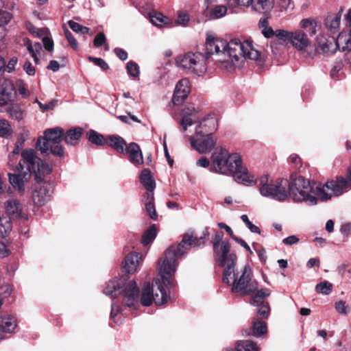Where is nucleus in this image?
I'll return each mask as SVG.
<instances>
[{"label":"nucleus","mask_w":351,"mask_h":351,"mask_svg":"<svg viewBox=\"0 0 351 351\" xmlns=\"http://www.w3.org/2000/svg\"><path fill=\"white\" fill-rule=\"evenodd\" d=\"M208 234V228L204 230L202 235L199 237L195 236L193 232H186L178 245H171L165 251L164 256L159 259L158 267L160 278H155L153 281L154 287H157L153 292V299L156 305H162L167 300V293L165 287L173 286V276L178 267L177 259L184 254L189 246H204V239Z\"/></svg>","instance_id":"nucleus-1"},{"label":"nucleus","mask_w":351,"mask_h":351,"mask_svg":"<svg viewBox=\"0 0 351 351\" xmlns=\"http://www.w3.org/2000/svg\"><path fill=\"white\" fill-rule=\"evenodd\" d=\"M21 159L16 166L14 171L16 173H8L10 184L19 193L25 192V183L32 178V174L35 176L37 182H41L46 174L51 172V167L44 162L36 156V152L32 149H24L21 153Z\"/></svg>","instance_id":"nucleus-2"},{"label":"nucleus","mask_w":351,"mask_h":351,"mask_svg":"<svg viewBox=\"0 0 351 351\" xmlns=\"http://www.w3.org/2000/svg\"><path fill=\"white\" fill-rule=\"evenodd\" d=\"M203 55L206 57V60L211 55L218 56L228 55L232 64H236L242 58L258 60L260 53L254 48L252 41L241 42L239 39H232L229 43H226V40L215 38L213 35H207L206 51Z\"/></svg>","instance_id":"nucleus-3"},{"label":"nucleus","mask_w":351,"mask_h":351,"mask_svg":"<svg viewBox=\"0 0 351 351\" xmlns=\"http://www.w3.org/2000/svg\"><path fill=\"white\" fill-rule=\"evenodd\" d=\"M210 171L223 175H232L238 183L252 185L256 180L250 176L246 168L242 166L241 156L237 153L230 154L226 149L216 147L211 156Z\"/></svg>","instance_id":"nucleus-4"},{"label":"nucleus","mask_w":351,"mask_h":351,"mask_svg":"<svg viewBox=\"0 0 351 351\" xmlns=\"http://www.w3.org/2000/svg\"><path fill=\"white\" fill-rule=\"evenodd\" d=\"M289 193L292 199L295 202H304L313 206L317 201H327L331 199V195L326 193L324 186L320 182H313L305 179L302 176H297L291 178V182H288Z\"/></svg>","instance_id":"nucleus-5"},{"label":"nucleus","mask_w":351,"mask_h":351,"mask_svg":"<svg viewBox=\"0 0 351 351\" xmlns=\"http://www.w3.org/2000/svg\"><path fill=\"white\" fill-rule=\"evenodd\" d=\"M103 292L105 295L114 298L123 294V304L130 308H134L138 304L139 289L136 282L134 280L128 281L125 277L110 280Z\"/></svg>","instance_id":"nucleus-6"},{"label":"nucleus","mask_w":351,"mask_h":351,"mask_svg":"<svg viewBox=\"0 0 351 351\" xmlns=\"http://www.w3.org/2000/svg\"><path fill=\"white\" fill-rule=\"evenodd\" d=\"M223 233L216 232L212 237L211 243L217 261L221 267H224V280L228 282L230 274L236 266L237 256L234 252H230L231 245L229 241H223Z\"/></svg>","instance_id":"nucleus-7"},{"label":"nucleus","mask_w":351,"mask_h":351,"mask_svg":"<svg viewBox=\"0 0 351 351\" xmlns=\"http://www.w3.org/2000/svg\"><path fill=\"white\" fill-rule=\"evenodd\" d=\"M229 281L224 280L223 276V282L231 285V291L232 293H238L242 296L250 295L254 293L258 288V282L252 278V272L251 267L248 265H245L243 268L239 271L233 272L230 274Z\"/></svg>","instance_id":"nucleus-8"},{"label":"nucleus","mask_w":351,"mask_h":351,"mask_svg":"<svg viewBox=\"0 0 351 351\" xmlns=\"http://www.w3.org/2000/svg\"><path fill=\"white\" fill-rule=\"evenodd\" d=\"M337 49L342 51L351 50V40L343 32L340 33L337 38L324 34H319L316 37L315 50L318 53L328 56Z\"/></svg>","instance_id":"nucleus-9"},{"label":"nucleus","mask_w":351,"mask_h":351,"mask_svg":"<svg viewBox=\"0 0 351 351\" xmlns=\"http://www.w3.org/2000/svg\"><path fill=\"white\" fill-rule=\"evenodd\" d=\"M63 136L64 130L59 127L47 129L43 136L38 138L36 147L41 153L50 152L52 154L61 157L64 154L62 145Z\"/></svg>","instance_id":"nucleus-10"},{"label":"nucleus","mask_w":351,"mask_h":351,"mask_svg":"<svg viewBox=\"0 0 351 351\" xmlns=\"http://www.w3.org/2000/svg\"><path fill=\"white\" fill-rule=\"evenodd\" d=\"M287 186V179L278 178L273 181L267 175H263L258 182V189L262 196L279 202H284L288 198Z\"/></svg>","instance_id":"nucleus-11"},{"label":"nucleus","mask_w":351,"mask_h":351,"mask_svg":"<svg viewBox=\"0 0 351 351\" xmlns=\"http://www.w3.org/2000/svg\"><path fill=\"white\" fill-rule=\"evenodd\" d=\"M176 65L186 73L201 75L207 69L206 57L203 53L188 52L176 58Z\"/></svg>","instance_id":"nucleus-12"},{"label":"nucleus","mask_w":351,"mask_h":351,"mask_svg":"<svg viewBox=\"0 0 351 351\" xmlns=\"http://www.w3.org/2000/svg\"><path fill=\"white\" fill-rule=\"evenodd\" d=\"M326 192L332 195L339 196L351 189V167L348 169V179L338 177L336 180L328 181L323 184Z\"/></svg>","instance_id":"nucleus-13"},{"label":"nucleus","mask_w":351,"mask_h":351,"mask_svg":"<svg viewBox=\"0 0 351 351\" xmlns=\"http://www.w3.org/2000/svg\"><path fill=\"white\" fill-rule=\"evenodd\" d=\"M230 8L237 5L249 7L260 13H266L273 8V0H225Z\"/></svg>","instance_id":"nucleus-14"},{"label":"nucleus","mask_w":351,"mask_h":351,"mask_svg":"<svg viewBox=\"0 0 351 351\" xmlns=\"http://www.w3.org/2000/svg\"><path fill=\"white\" fill-rule=\"evenodd\" d=\"M38 185L32 193V199L36 206H43L51 198L53 187L48 182H37Z\"/></svg>","instance_id":"nucleus-15"},{"label":"nucleus","mask_w":351,"mask_h":351,"mask_svg":"<svg viewBox=\"0 0 351 351\" xmlns=\"http://www.w3.org/2000/svg\"><path fill=\"white\" fill-rule=\"evenodd\" d=\"M191 146L198 152L205 154L209 152L215 145L216 140L212 136H189Z\"/></svg>","instance_id":"nucleus-16"},{"label":"nucleus","mask_w":351,"mask_h":351,"mask_svg":"<svg viewBox=\"0 0 351 351\" xmlns=\"http://www.w3.org/2000/svg\"><path fill=\"white\" fill-rule=\"evenodd\" d=\"M218 127L217 119L215 117L208 116L204 118L195 128V134L197 136H212Z\"/></svg>","instance_id":"nucleus-17"},{"label":"nucleus","mask_w":351,"mask_h":351,"mask_svg":"<svg viewBox=\"0 0 351 351\" xmlns=\"http://www.w3.org/2000/svg\"><path fill=\"white\" fill-rule=\"evenodd\" d=\"M191 90L190 82L188 79L183 78L178 82L174 90L172 101L175 105H180L188 97Z\"/></svg>","instance_id":"nucleus-18"},{"label":"nucleus","mask_w":351,"mask_h":351,"mask_svg":"<svg viewBox=\"0 0 351 351\" xmlns=\"http://www.w3.org/2000/svg\"><path fill=\"white\" fill-rule=\"evenodd\" d=\"M15 94V88L12 81L3 80L0 86V108L12 101Z\"/></svg>","instance_id":"nucleus-19"},{"label":"nucleus","mask_w":351,"mask_h":351,"mask_svg":"<svg viewBox=\"0 0 351 351\" xmlns=\"http://www.w3.org/2000/svg\"><path fill=\"white\" fill-rule=\"evenodd\" d=\"M199 119L198 112L193 107L185 108L182 110V118L180 121L181 130L186 132L188 127L191 126Z\"/></svg>","instance_id":"nucleus-20"},{"label":"nucleus","mask_w":351,"mask_h":351,"mask_svg":"<svg viewBox=\"0 0 351 351\" xmlns=\"http://www.w3.org/2000/svg\"><path fill=\"white\" fill-rule=\"evenodd\" d=\"M5 212L9 216L8 219L24 218L27 219L25 215L22 213V206L16 199H10L5 203Z\"/></svg>","instance_id":"nucleus-21"},{"label":"nucleus","mask_w":351,"mask_h":351,"mask_svg":"<svg viewBox=\"0 0 351 351\" xmlns=\"http://www.w3.org/2000/svg\"><path fill=\"white\" fill-rule=\"evenodd\" d=\"M289 40L295 48L300 51L305 50L310 45L306 34L301 30L291 32Z\"/></svg>","instance_id":"nucleus-22"},{"label":"nucleus","mask_w":351,"mask_h":351,"mask_svg":"<svg viewBox=\"0 0 351 351\" xmlns=\"http://www.w3.org/2000/svg\"><path fill=\"white\" fill-rule=\"evenodd\" d=\"M142 256L137 253L133 252L128 254L123 263V267L128 274H134L136 271Z\"/></svg>","instance_id":"nucleus-23"},{"label":"nucleus","mask_w":351,"mask_h":351,"mask_svg":"<svg viewBox=\"0 0 351 351\" xmlns=\"http://www.w3.org/2000/svg\"><path fill=\"white\" fill-rule=\"evenodd\" d=\"M125 154H128L130 161L134 165H139L143 162V157L138 145L131 143L126 146Z\"/></svg>","instance_id":"nucleus-24"},{"label":"nucleus","mask_w":351,"mask_h":351,"mask_svg":"<svg viewBox=\"0 0 351 351\" xmlns=\"http://www.w3.org/2000/svg\"><path fill=\"white\" fill-rule=\"evenodd\" d=\"M16 327L14 317L5 315L0 317V341L5 338L6 333H12Z\"/></svg>","instance_id":"nucleus-25"},{"label":"nucleus","mask_w":351,"mask_h":351,"mask_svg":"<svg viewBox=\"0 0 351 351\" xmlns=\"http://www.w3.org/2000/svg\"><path fill=\"white\" fill-rule=\"evenodd\" d=\"M107 143L120 154H125V147L128 146L125 140L118 135L109 136Z\"/></svg>","instance_id":"nucleus-26"},{"label":"nucleus","mask_w":351,"mask_h":351,"mask_svg":"<svg viewBox=\"0 0 351 351\" xmlns=\"http://www.w3.org/2000/svg\"><path fill=\"white\" fill-rule=\"evenodd\" d=\"M154 291V285L151 286L149 282H145L143 289L141 298V303L145 306L152 304L154 301L153 292Z\"/></svg>","instance_id":"nucleus-27"},{"label":"nucleus","mask_w":351,"mask_h":351,"mask_svg":"<svg viewBox=\"0 0 351 351\" xmlns=\"http://www.w3.org/2000/svg\"><path fill=\"white\" fill-rule=\"evenodd\" d=\"M140 180L147 191H153L155 189V182L149 169H144L140 174Z\"/></svg>","instance_id":"nucleus-28"},{"label":"nucleus","mask_w":351,"mask_h":351,"mask_svg":"<svg viewBox=\"0 0 351 351\" xmlns=\"http://www.w3.org/2000/svg\"><path fill=\"white\" fill-rule=\"evenodd\" d=\"M82 130L80 128L68 130L64 135V141L69 145H75L78 143L82 136Z\"/></svg>","instance_id":"nucleus-29"},{"label":"nucleus","mask_w":351,"mask_h":351,"mask_svg":"<svg viewBox=\"0 0 351 351\" xmlns=\"http://www.w3.org/2000/svg\"><path fill=\"white\" fill-rule=\"evenodd\" d=\"M341 15L337 14L335 16H330L326 19V27L332 34H336L340 29Z\"/></svg>","instance_id":"nucleus-30"},{"label":"nucleus","mask_w":351,"mask_h":351,"mask_svg":"<svg viewBox=\"0 0 351 351\" xmlns=\"http://www.w3.org/2000/svg\"><path fill=\"white\" fill-rule=\"evenodd\" d=\"M266 323L261 320H254L253 322L252 332L245 331V335H254L255 337H260L261 335L267 332Z\"/></svg>","instance_id":"nucleus-31"},{"label":"nucleus","mask_w":351,"mask_h":351,"mask_svg":"<svg viewBox=\"0 0 351 351\" xmlns=\"http://www.w3.org/2000/svg\"><path fill=\"white\" fill-rule=\"evenodd\" d=\"M253 294L251 303L254 305L259 306L264 302L265 298L270 295V291L268 289H256Z\"/></svg>","instance_id":"nucleus-32"},{"label":"nucleus","mask_w":351,"mask_h":351,"mask_svg":"<svg viewBox=\"0 0 351 351\" xmlns=\"http://www.w3.org/2000/svg\"><path fill=\"white\" fill-rule=\"evenodd\" d=\"M150 22L155 26L162 27L170 23V19L160 12H152L149 15Z\"/></svg>","instance_id":"nucleus-33"},{"label":"nucleus","mask_w":351,"mask_h":351,"mask_svg":"<svg viewBox=\"0 0 351 351\" xmlns=\"http://www.w3.org/2000/svg\"><path fill=\"white\" fill-rule=\"evenodd\" d=\"M237 351H259V348L256 343L250 341H239L237 343Z\"/></svg>","instance_id":"nucleus-34"},{"label":"nucleus","mask_w":351,"mask_h":351,"mask_svg":"<svg viewBox=\"0 0 351 351\" xmlns=\"http://www.w3.org/2000/svg\"><path fill=\"white\" fill-rule=\"evenodd\" d=\"M156 237V228L155 225L150 226L143 234L141 242L144 245L153 241Z\"/></svg>","instance_id":"nucleus-35"},{"label":"nucleus","mask_w":351,"mask_h":351,"mask_svg":"<svg viewBox=\"0 0 351 351\" xmlns=\"http://www.w3.org/2000/svg\"><path fill=\"white\" fill-rule=\"evenodd\" d=\"M112 309L110 313L111 318L113 319L114 323L119 324L122 322V318L123 317V310L120 308L119 306H117L115 303H112ZM126 313H124L125 315Z\"/></svg>","instance_id":"nucleus-36"},{"label":"nucleus","mask_w":351,"mask_h":351,"mask_svg":"<svg viewBox=\"0 0 351 351\" xmlns=\"http://www.w3.org/2000/svg\"><path fill=\"white\" fill-rule=\"evenodd\" d=\"M10 116L16 120H22L25 117V112L18 105H12L9 109Z\"/></svg>","instance_id":"nucleus-37"},{"label":"nucleus","mask_w":351,"mask_h":351,"mask_svg":"<svg viewBox=\"0 0 351 351\" xmlns=\"http://www.w3.org/2000/svg\"><path fill=\"white\" fill-rule=\"evenodd\" d=\"M87 136L90 142L97 145H101L104 143V136L95 130H90L87 133Z\"/></svg>","instance_id":"nucleus-38"},{"label":"nucleus","mask_w":351,"mask_h":351,"mask_svg":"<svg viewBox=\"0 0 351 351\" xmlns=\"http://www.w3.org/2000/svg\"><path fill=\"white\" fill-rule=\"evenodd\" d=\"M332 289V283L328 281L324 280L317 284L315 287V290L317 293L328 295L331 293Z\"/></svg>","instance_id":"nucleus-39"},{"label":"nucleus","mask_w":351,"mask_h":351,"mask_svg":"<svg viewBox=\"0 0 351 351\" xmlns=\"http://www.w3.org/2000/svg\"><path fill=\"white\" fill-rule=\"evenodd\" d=\"M12 132V127L5 119H0V136L8 137Z\"/></svg>","instance_id":"nucleus-40"},{"label":"nucleus","mask_w":351,"mask_h":351,"mask_svg":"<svg viewBox=\"0 0 351 351\" xmlns=\"http://www.w3.org/2000/svg\"><path fill=\"white\" fill-rule=\"evenodd\" d=\"M227 8L225 5H218L215 6L210 11V14L215 19H219L226 15Z\"/></svg>","instance_id":"nucleus-41"},{"label":"nucleus","mask_w":351,"mask_h":351,"mask_svg":"<svg viewBox=\"0 0 351 351\" xmlns=\"http://www.w3.org/2000/svg\"><path fill=\"white\" fill-rule=\"evenodd\" d=\"M126 69H127L128 73L134 77H138L140 74V70H139L138 65L133 61H129L127 63Z\"/></svg>","instance_id":"nucleus-42"},{"label":"nucleus","mask_w":351,"mask_h":351,"mask_svg":"<svg viewBox=\"0 0 351 351\" xmlns=\"http://www.w3.org/2000/svg\"><path fill=\"white\" fill-rule=\"evenodd\" d=\"M68 24L70 27V28L73 31V32H75L77 33H80L82 34H88V32H89V28L85 27V26H83L80 24H79L78 23H76L73 21H69L68 22Z\"/></svg>","instance_id":"nucleus-43"},{"label":"nucleus","mask_w":351,"mask_h":351,"mask_svg":"<svg viewBox=\"0 0 351 351\" xmlns=\"http://www.w3.org/2000/svg\"><path fill=\"white\" fill-rule=\"evenodd\" d=\"M16 89L23 98L26 99L29 96V91L26 88L25 84L23 80L16 81Z\"/></svg>","instance_id":"nucleus-44"},{"label":"nucleus","mask_w":351,"mask_h":351,"mask_svg":"<svg viewBox=\"0 0 351 351\" xmlns=\"http://www.w3.org/2000/svg\"><path fill=\"white\" fill-rule=\"evenodd\" d=\"M335 308L339 313L342 315H347L350 312L349 306L346 305V302L343 300L335 302Z\"/></svg>","instance_id":"nucleus-45"},{"label":"nucleus","mask_w":351,"mask_h":351,"mask_svg":"<svg viewBox=\"0 0 351 351\" xmlns=\"http://www.w3.org/2000/svg\"><path fill=\"white\" fill-rule=\"evenodd\" d=\"M189 21V16L185 11H180L178 13V18L176 19V23L178 25H185Z\"/></svg>","instance_id":"nucleus-46"},{"label":"nucleus","mask_w":351,"mask_h":351,"mask_svg":"<svg viewBox=\"0 0 351 351\" xmlns=\"http://www.w3.org/2000/svg\"><path fill=\"white\" fill-rule=\"evenodd\" d=\"M88 60L95 65L101 67L104 71H106L108 69V64L102 58L90 56Z\"/></svg>","instance_id":"nucleus-47"},{"label":"nucleus","mask_w":351,"mask_h":351,"mask_svg":"<svg viewBox=\"0 0 351 351\" xmlns=\"http://www.w3.org/2000/svg\"><path fill=\"white\" fill-rule=\"evenodd\" d=\"M145 206L146 210H147L148 215H149V217L152 219H156L158 215H157V213H156V209L154 207V202H146V204H145Z\"/></svg>","instance_id":"nucleus-48"},{"label":"nucleus","mask_w":351,"mask_h":351,"mask_svg":"<svg viewBox=\"0 0 351 351\" xmlns=\"http://www.w3.org/2000/svg\"><path fill=\"white\" fill-rule=\"evenodd\" d=\"M292 32H288L284 29H277L274 35L280 40H289Z\"/></svg>","instance_id":"nucleus-49"},{"label":"nucleus","mask_w":351,"mask_h":351,"mask_svg":"<svg viewBox=\"0 0 351 351\" xmlns=\"http://www.w3.org/2000/svg\"><path fill=\"white\" fill-rule=\"evenodd\" d=\"M64 35H65V37L66 38L68 42L69 43L70 45L71 46V47L74 49H77L78 44H77V40H75V38L71 34V32L69 29H65Z\"/></svg>","instance_id":"nucleus-50"},{"label":"nucleus","mask_w":351,"mask_h":351,"mask_svg":"<svg viewBox=\"0 0 351 351\" xmlns=\"http://www.w3.org/2000/svg\"><path fill=\"white\" fill-rule=\"evenodd\" d=\"M254 247L261 263H265L267 261V254L265 249L262 247H256L254 245Z\"/></svg>","instance_id":"nucleus-51"},{"label":"nucleus","mask_w":351,"mask_h":351,"mask_svg":"<svg viewBox=\"0 0 351 351\" xmlns=\"http://www.w3.org/2000/svg\"><path fill=\"white\" fill-rule=\"evenodd\" d=\"M259 306L260 308L258 311V314L263 318L267 317L270 311L269 305L263 303Z\"/></svg>","instance_id":"nucleus-52"},{"label":"nucleus","mask_w":351,"mask_h":351,"mask_svg":"<svg viewBox=\"0 0 351 351\" xmlns=\"http://www.w3.org/2000/svg\"><path fill=\"white\" fill-rule=\"evenodd\" d=\"M41 49H42V44L40 43H35L33 45L34 53H31V54H32V56L34 58V62L36 64L39 63V59L37 56V53H39Z\"/></svg>","instance_id":"nucleus-53"},{"label":"nucleus","mask_w":351,"mask_h":351,"mask_svg":"<svg viewBox=\"0 0 351 351\" xmlns=\"http://www.w3.org/2000/svg\"><path fill=\"white\" fill-rule=\"evenodd\" d=\"M316 20L314 19H302L300 23V26L302 29H308L310 26L315 27V21Z\"/></svg>","instance_id":"nucleus-54"},{"label":"nucleus","mask_w":351,"mask_h":351,"mask_svg":"<svg viewBox=\"0 0 351 351\" xmlns=\"http://www.w3.org/2000/svg\"><path fill=\"white\" fill-rule=\"evenodd\" d=\"M106 42V36L103 32H100L95 36L94 39V45L99 47L104 44Z\"/></svg>","instance_id":"nucleus-55"},{"label":"nucleus","mask_w":351,"mask_h":351,"mask_svg":"<svg viewBox=\"0 0 351 351\" xmlns=\"http://www.w3.org/2000/svg\"><path fill=\"white\" fill-rule=\"evenodd\" d=\"M279 3L281 8L285 10L288 9L293 10L294 8L292 0H279Z\"/></svg>","instance_id":"nucleus-56"},{"label":"nucleus","mask_w":351,"mask_h":351,"mask_svg":"<svg viewBox=\"0 0 351 351\" xmlns=\"http://www.w3.org/2000/svg\"><path fill=\"white\" fill-rule=\"evenodd\" d=\"M299 241V239L295 236L291 235L282 240V243L287 245H291L297 243Z\"/></svg>","instance_id":"nucleus-57"},{"label":"nucleus","mask_w":351,"mask_h":351,"mask_svg":"<svg viewBox=\"0 0 351 351\" xmlns=\"http://www.w3.org/2000/svg\"><path fill=\"white\" fill-rule=\"evenodd\" d=\"M23 69L29 75H34L35 74V68L30 62L27 61L25 62Z\"/></svg>","instance_id":"nucleus-58"},{"label":"nucleus","mask_w":351,"mask_h":351,"mask_svg":"<svg viewBox=\"0 0 351 351\" xmlns=\"http://www.w3.org/2000/svg\"><path fill=\"white\" fill-rule=\"evenodd\" d=\"M56 105V101H51L45 104H40V110L42 112H46L49 110H52Z\"/></svg>","instance_id":"nucleus-59"},{"label":"nucleus","mask_w":351,"mask_h":351,"mask_svg":"<svg viewBox=\"0 0 351 351\" xmlns=\"http://www.w3.org/2000/svg\"><path fill=\"white\" fill-rule=\"evenodd\" d=\"M11 19V15L8 12L0 10V23L7 24Z\"/></svg>","instance_id":"nucleus-60"},{"label":"nucleus","mask_w":351,"mask_h":351,"mask_svg":"<svg viewBox=\"0 0 351 351\" xmlns=\"http://www.w3.org/2000/svg\"><path fill=\"white\" fill-rule=\"evenodd\" d=\"M114 53L121 60H125L128 58V53L127 52L121 48H116L114 49Z\"/></svg>","instance_id":"nucleus-61"},{"label":"nucleus","mask_w":351,"mask_h":351,"mask_svg":"<svg viewBox=\"0 0 351 351\" xmlns=\"http://www.w3.org/2000/svg\"><path fill=\"white\" fill-rule=\"evenodd\" d=\"M232 239L234 240L235 241H237L238 243H239L242 247H243L250 254L252 253L251 248L250 247V246L247 245V243L244 240H243L242 239L239 238L236 236H234L232 238Z\"/></svg>","instance_id":"nucleus-62"},{"label":"nucleus","mask_w":351,"mask_h":351,"mask_svg":"<svg viewBox=\"0 0 351 351\" xmlns=\"http://www.w3.org/2000/svg\"><path fill=\"white\" fill-rule=\"evenodd\" d=\"M43 45L46 50L52 51L53 48V42L51 39L45 37L43 39Z\"/></svg>","instance_id":"nucleus-63"},{"label":"nucleus","mask_w":351,"mask_h":351,"mask_svg":"<svg viewBox=\"0 0 351 351\" xmlns=\"http://www.w3.org/2000/svg\"><path fill=\"white\" fill-rule=\"evenodd\" d=\"M17 63V59L16 58H12L8 62L6 66V71L9 73L12 72Z\"/></svg>","instance_id":"nucleus-64"}]
</instances>
